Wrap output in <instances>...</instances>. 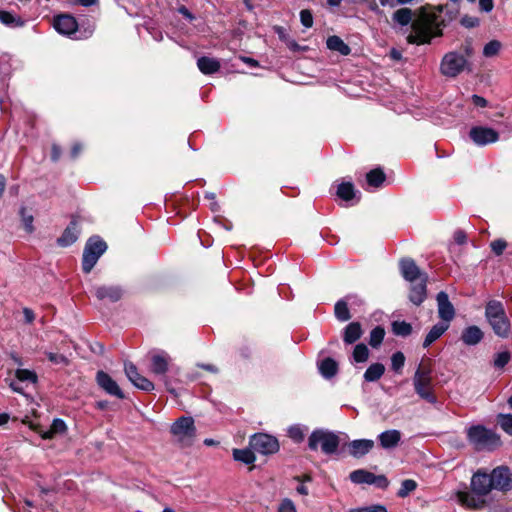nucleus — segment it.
Segmentation results:
<instances>
[{"label": "nucleus", "mask_w": 512, "mask_h": 512, "mask_svg": "<svg viewBox=\"0 0 512 512\" xmlns=\"http://www.w3.org/2000/svg\"><path fill=\"white\" fill-rule=\"evenodd\" d=\"M441 12V6L437 8L421 7L417 14H414L410 8H400L393 13L392 19L401 26L411 23L412 32L407 36V42L422 45L428 44L433 38L442 35Z\"/></svg>", "instance_id": "f257e3e1"}, {"label": "nucleus", "mask_w": 512, "mask_h": 512, "mask_svg": "<svg viewBox=\"0 0 512 512\" xmlns=\"http://www.w3.org/2000/svg\"><path fill=\"white\" fill-rule=\"evenodd\" d=\"M433 360L428 357L421 359L413 377L415 392L424 400L435 403L436 395L433 384Z\"/></svg>", "instance_id": "f03ea898"}, {"label": "nucleus", "mask_w": 512, "mask_h": 512, "mask_svg": "<svg viewBox=\"0 0 512 512\" xmlns=\"http://www.w3.org/2000/svg\"><path fill=\"white\" fill-rule=\"evenodd\" d=\"M485 316L497 336L501 338L509 337L511 333L510 320L500 301H489L485 308Z\"/></svg>", "instance_id": "7ed1b4c3"}, {"label": "nucleus", "mask_w": 512, "mask_h": 512, "mask_svg": "<svg viewBox=\"0 0 512 512\" xmlns=\"http://www.w3.org/2000/svg\"><path fill=\"white\" fill-rule=\"evenodd\" d=\"M467 438L476 450H493L501 445L500 437L481 425L470 427L467 430Z\"/></svg>", "instance_id": "20e7f679"}, {"label": "nucleus", "mask_w": 512, "mask_h": 512, "mask_svg": "<svg viewBox=\"0 0 512 512\" xmlns=\"http://www.w3.org/2000/svg\"><path fill=\"white\" fill-rule=\"evenodd\" d=\"M173 441L181 447H190L196 438V427L192 417L182 416L170 427Z\"/></svg>", "instance_id": "39448f33"}, {"label": "nucleus", "mask_w": 512, "mask_h": 512, "mask_svg": "<svg viewBox=\"0 0 512 512\" xmlns=\"http://www.w3.org/2000/svg\"><path fill=\"white\" fill-rule=\"evenodd\" d=\"M106 243L98 237L90 238L84 248L82 268L89 273L97 263L100 256L106 251Z\"/></svg>", "instance_id": "423d86ee"}, {"label": "nucleus", "mask_w": 512, "mask_h": 512, "mask_svg": "<svg viewBox=\"0 0 512 512\" xmlns=\"http://www.w3.org/2000/svg\"><path fill=\"white\" fill-rule=\"evenodd\" d=\"M308 444L312 450H316L320 445L324 453L331 454L337 450L339 446V438L333 433L315 431L310 435Z\"/></svg>", "instance_id": "0eeeda50"}, {"label": "nucleus", "mask_w": 512, "mask_h": 512, "mask_svg": "<svg viewBox=\"0 0 512 512\" xmlns=\"http://www.w3.org/2000/svg\"><path fill=\"white\" fill-rule=\"evenodd\" d=\"M466 58L459 53L449 52L442 59L440 71L447 77H456L466 66Z\"/></svg>", "instance_id": "6e6552de"}, {"label": "nucleus", "mask_w": 512, "mask_h": 512, "mask_svg": "<svg viewBox=\"0 0 512 512\" xmlns=\"http://www.w3.org/2000/svg\"><path fill=\"white\" fill-rule=\"evenodd\" d=\"M250 447L253 451L260 454H274L279 450L278 440L265 433L254 434L249 441Z\"/></svg>", "instance_id": "1a4fd4ad"}, {"label": "nucleus", "mask_w": 512, "mask_h": 512, "mask_svg": "<svg viewBox=\"0 0 512 512\" xmlns=\"http://www.w3.org/2000/svg\"><path fill=\"white\" fill-rule=\"evenodd\" d=\"M470 139L478 146H485L499 140V133L486 126H474L469 131Z\"/></svg>", "instance_id": "9d476101"}, {"label": "nucleus", "mask_w": 512, "mask_h": 512, "mask_svg": "<svg viewBox=\"0 0 512 512\" xmlns=\"http://www.w3.org/2000/svg\"><path fill=\"white\" fill-rule=\"evenodd\" d=\"M149 370L152 374L164 377L172 362L171 357L164 351H151L149 353Z\"/></svg>", "instance_id": "9b49d317"}, {"label": "nucleus", "mask_w": 512, "mask_h": 512, "mask_svg": "<svg viewBox=\"0 0 512 512\" xmlns=\"http://www.w3.org/2000/svg\"><path fill=\"white\" fill-rule=\"evenodd\" d=\"M350 480L356 484H374L379 488H386L389 484L388 479L384 475H375L369 471L359 469L350 473Z\"/></svg>", "instance_id": "f8f14e48"}, {"label": "nucleus", "mask_w": 512, "mask_h": 512, "mask_svg": "<svg viewBox=\"0 0 512 512\" xmlns=\"http://www.w3.org/2000/svg\"><path fill=\"white\" fill-rule=\"evenodd\" d=\"M124 371H125V374L128 377V379L137 388H139L143 391H146V392H150V391L154 390V388H155L154 383L152 381H150L148 378H146L145 376L141 375L138 372L137 367L133 363L126 362L124 364Z\"/></svg>", "instance_id": "ddd939ff"}, {"label": "nucleus", "mask_w": 512, "mask_h": 512, "mask_svg": "<svg viewBox=\"0 0 512 512\" xmlns=\"http://www.w3.org/2000/svg\"><path fill=\"white\" fill-rule=\"evenodd\" d=\"M493 489L509 491L512 489V472L507 466H498L491 472Z\"/></svg>", "instance_id": "4468645a"}, {"label": "nucleus", "mask_w": 512, "mask_h": 512, "mask_svg": "<svg viewBox=\"0 0 512 512\" xmlns=\"http://www.w3.org/2000/svg\"><path fill=\"white\" fill-rule=\"evenodd\" d=\"M471 488L479 496H485L493 489L492 474L478 470L471 479Z\"/></svg>", "instance_id": "2eb2a0df"}, {"label": "nucleus", "mask_w": 512, "mask_h": 512, "mask_svg": "<svg viewBox=\"0 0 512 512\" xmlns=\"http://www.w3.org/2000/svg\"><path fill=\"white\" fill-rule=\"evenodd\" d=\"M97 384L109 395L115 396L119 399H123L124 393L116 383L106 372L98 371L96 375Z\"/></svg>", "instance_id": "dca6fc26"}, {"label": "nucleus", "mask_w": 512, "mask_h": 512, "mask_svg": "<svg viewBox=\"0 0 512 512\" xmlns=\"http://www.w3.org/2000/svg\"><path fill=\"white\" fill-rule=\"evenodd\" d=\"M437 305L439 317L443 323L449 324L455 317V309L446 292L441 291L437 294Z\"/></svg>", "instance_id": "f3484780"}, {"label": "nucleus", "mask_w": 512, "mask_h": 512, "mask_svg": "<svg viewBox=\"0 0 512 512\" xmlns=\"http://www.w3.org/2000/svg\"><path fill=\"white\" fill-rule=\"evenodd\" d=\"M23 423L28 424L29 427L35 432L39 433L43 439H52L56 434H63L67 430L65 422L61 419H54L50 429L46 432H42L38 424H34L27 419H24Z\"/></svg>", "instance_id": "a211bd4d"}, {"label": "nucleus", "mask_w": 512, "mask_h": 512, "mask_svg": "<svg viewBox=\"0 0 512 512\" xmlns=\"http://www.w3.org/2000/svg\"><path fill=\"white\" fill-rule=\"evenodd\" d=\"M400 270L405 280L410 283L420 281L422 277H427L425 273H422L419 267L412 259H403L400 262Z\"/></svg>", "instance_id": "6ab92c4d"}, {"label": "nucleus", "mask_w": 512, "mask_h": 512, "mask_svg": "<svg viewBox=\"0 0 512 512\" xmlns=\"http://www.w3.org/2000/svg\"><path fill=\"white\" fill-rule=\"evenodd\" d=\"M77 27L76 19L71 15H59L54 18V28L61 34H73Z\"/></svg>", "instance_id": "aec40b11"}, {"label": "nucleus", "mask_w": 512, "mask_h": 512, "mask_svg": "<svg viewBox=\"0 0 512 512\" xmlns=\"http://www.w3.org/2000/svg\"><path fill=\"white\" fill-rule=\"evenodd\" d=\"M94 294L99 300H108L116 302L123 296V291L118 286H97L94 288Z\"/></svg>", "instance_id": "412c9836"}, {"label": "nucleus", "mask_w": 512, "mask_h": 512, "mask_svg": "<svg viewBox=\"0 0 512 512\" xmlns=\"http://www.w3.org/2000/svg\"><path fill=\"white\" fill-rule=\"evenodd\" d=\"M457 499L463 507L471 510H480L486 505V501L481 496H474L468 492L459 491Z\"/></svg>", "instance_id": "4be33fe9"}, {"label": "nucleus", "mask_w": 512, "mask_h": 512, "mask_svg": "<svg viewBox=\"0 0 512 512\" xmlns=\"http://www.w3.org/2000/svg\"><path fill=\"white\" fill-rule=\"evenodd\" d=\"M374 447V441L369 439L354 440L349 443V453L356 457H362L370 452Z\"/></svg>", "instance_id": "5701e85b"}, {"label": "nucleus", "mask_w": 512, "mask_h": 512, "mask_svg": "<svg viewBox=\"0 0 512 512\" xmlns=\"http://www.w3.org/2000/svg\"><path fill=\"white\" fill-rule=\"evenodd\" d=\"M427 280L428 277H422L420 281L411 283L409 298L415 305H420L426 299Z\"/></svg>", "instance_id": "b1692460"}, {"label": "nucleus", "mask_w": 512, "mask_h": 512, "mask_svg": "<svg viewBox=\"0 0 512 512\" xmlns=\"http://www.w3.org/2000/svg\"><path fill=\"white\" fill-rule=\"evenodd\" d=\"M78 223L75 219H73L70 225L64 230L61 237L57 239V242L60 246L66 247L73 244L78 238Z\"/></svg>", "instance_id": "393cba45"}, {"label": "nucleus", "mask_w": 512, "mask_h": 512, "mask_svg": "<svg viewBox=\"0 0 512 512\" xmlns=\"http://www.w3.org/2000/svg\"><path fill=\"white\" fill-rule=\"evenodd\" d=\"M362 333L361 324L359 322H351L344 329L343 340L346 344H353L360 339Z\"/></svg>", "instance_id": "a878e982"}, {"label": "nucleus", "mask_w": 512, "mask_h": 512, "mask_svg": "<svg viewBox=\"0 0 512 512\" xmlns=\"http://www.w3.org/2000/svg\"><path fill=\"white\" fill-rule=\"evenodd\" d=\"M380 445L385 448H393L398 445L401 439V433L398 430H387L379 435Z\"/></svg>", "instance_id": "bb28decb"}, {"label": "nucleus", "mask_w": 512, "mask_h": 512, "mask_svg": "<svg viewBox=\"0 0 512 512\" xmlns=\"http://www.w3.org/2000/svg\"><path fill=\"white\" fill-rule=\"evenodd\" d=\"M483 338V332L477 326H469L462 332L461 339L466 345H476Z\"/></svg>", "instance_id": "cd10ccee"}, {"label": "nucleus", "mask_w": 512, "mask_h": 512, "mask_svg": "<svg viewBox=\"0 0 512 512\" xmlns=\"http://www.w3.org/2000/svg\"><path fill=\"white\" fill-rule=\"evenodd\" d=\"M197 66L203 74H214L219 71L221 64L215 58L203 56L198 59Z\"/></svg>", "instance_id": "c85d7f7f"}, {"label": "nucleus", "mask_w": 512, "mask_h": 512, "mask_svg": "<svg viewBox=\"0 0 512 512\" xmlns=\"http://www.w3.org/2000/svg\"><path fill=\"white\" fill-rule=\"evenodd\" d=\"M0 22L10 28L22 27L25 24L20 15L6 10H0Z\"/></svg>", "instance_id": "c756f323"}, {"label": "nucleus", "mask_w": 512, "mask_h": 512, "mask_svg": "<svg viewBox=\"0 0 512 512\" xmlns=\"http://www.w3.org/2000/svg\"><path fill=\"white\" fill-rule=\"evenodd\" d=\"M449 328V324L445 323H438L434 325L428 334L426 335L423 346L427 348L430 346L433 342H435L437 339H439Z\"/></svg>", "instance_id": "7c9ffc66"}, {"label": "nucleus", "mask_w": 512, "mask_h": 512, "mask_svg": "<svg viewBox=\"0 0 512 512\" xmlns=\"http://www.w3.org/2000/svg\"><path fill=\"white\" fill-rule=\"evenodd\" d=\"M327 47L332 51H337L341 55L347 56L350 54V47L338 36H330L327 39Z\"/></svg>", "instance_id": "2f4dec72"}, {"label": "nucleus", "mask_w": 512, "mask_h": 512, "mask_svg": "<svg viewBox=\"0 0 512 512\" xmlns=\"http://www.w3.org/2000/svg\"><path fill=\"white\" fill-rule=\"evenodd\" d=\"M319 370H320V373L325 378H331L334 375H336V373L338 371V364H337V362L335 360H333L332 358L328 357V358L323 359L320 362Z\"/></svg>", "instance_id": "473e14b6"}, {"label": "nucleus", "mask_w": 512, "mask_h": 512, "mask_svg": "<svg viewBox=\"0 0 512 512\" xmlns=\"http://www.w3.org/2000/svg\"><path fill=\"white\" fill-rule=\"evenodd\" d=\"M385 372V367L381 363H374L368 367L364 373V378L368 382H373L382 377Z\"/></svg>", "instance_id": "72a5a7b5"}, {"label": "nucleus", "mask_w": 512, "mask_h": 512, "mask_svg": "<svg viewBox=\"0 0 512 512\" xmlns=\"http://www.w3.org/2000/svg\"><path fill=\"white\" fill-rule=\"evenodd\" d=\"M233 458L245 464H253L256 460L255 454L251 449H234Z\"/></svg>", "instance_id": "f704fd0d"}, {"label": "nucleus", "mask_w": 512, "mask_h": 512, "mask_svg": "<svg viewBox=\"0 0 512 512\" xmlns=\"http://www.w3.org/2000/svg\"><path fill=\"white\" fill-rule=\"evenodd\" d=\"M337 196L344 201H350L355 197L354 186L351 182H343L338 186Z\"/></svg>", "instance_id": "c9c22d12"}, {"label": "nucleus", "mask_w": 512, "mask_h": 512, "mask_svg": "<svg viewBox=\"0 0 512 512\" xmlns=\"http://www.w3.org/2000/svg\"><path fill=\"white\" fill-rule=\"evenodd\" d=\"M366 180L370 186L377 188L385 181V174L380 168H376L367 173Z\"/></svg>", "instance_id": "e433bc0d"}, {"label": "nucleus", "mask_w": 512, "mask_h": 512, "mask_svg": "<svg viewBox=\"0 0 512 512\" xmlns=\"http://www.w3.org/2000/svg\"><path fill=\"white\" fill-rule=\"evenodd\" d=\"M334 311L336 318L340 321H347L351 317L348 305L343 300H340L335 304Z\"/></svg>", "instance_id": "4c0bfd02"}, {"label": "nucleus", "mask_w": 512, "mask_h": 512, "mask_svg": "<svg viewBox=\"0 0 512 512\" xmlns=\"http://www.w3.org/2000/svg\"><path fill=\"white\" fill-rule=\"evenodd\" d=\"M392 331L399 336H408L412 332V326L405 321H395L392 323Z\"/></svg>", "instance_id": "58836bf2"}, {"label": "nucleus", "mask_w": 512, "mask_h": 512, "mask_svg": "<svg viewBox=\"0 0 512 512\" xmlns=\"http://www.w3.org/2000/svg\"><path fill=\"white\" fill-rule=\"evenodd\" d=\"M48 360L54 365L66 367L70 364V360L63 354L57 352H45Z\"/></svg>", "instance_id": "ea45409f"}, {"label": "nucleus", "mask_w": 512, "mask_h": 512, "mask_svg": "<svg viewBox=\"0 0 512 512\" xmlns=\"http://www.w3.org/2000/svg\"><path fill=\"white\" fill-rule=\"evenodd\" d=\"M369 357V350L366 345L358 344L353 351V358L356 362H365Z\"/></svg>", "instance_id": "a19ab883"}, {"label": "nucleus", "mask_w": 512, "mask_h": 512, "mask_svg": "<svg viewBox=\"0 0 512 512\" xmlns=\"http://www.w3.org/2000/svg\"><path fill=\"white\" fill-rule=\"evenodd\" d=\"M15 376L19 381H29L32 383L37 382V375L34 371L28 369H17L15 372Z\"/></svg>", "instance_id": "79ce46f5"}, {"label": "nucleus", "mask_w": 512, "mask_h": 512, "mask_svg": "<svg viewBox=\"0 0 512 512\" xmlns=\"http://www.w3.org/2000/svg\"><path fill=\"white\" fill-rule=\"evenodd\" d=\"M417 487V483L412 479H406L402 482L401 487L397 493V495L401 498H404L409 495V493L413 492Z\"/></svg>", "instance_id": "37998d69"}, {"label": "nucleus", "mask_w": 512, "mask_h": 512, "mask_svg": "<svg viewBox=\"0 0 512 512\" xmlns=\"http://www.w3.org/2000/svg\"><path fill=\"white\" fill-rule=\"evenodd\" d=\"M384 335H385V331L383 328L381 327H376L374 328L371 333H370V340H369V344L372 346V347H377L381 344V342L383 341V338H384Z\"/></svg>", "instance_id": "c03bdc74"}, {"label": "nucleus", "mask_w": 512, "mask_h": 512, "mask_svg": "<svg viewBox=\"0 0 512 512\" xmlns=\"http://www.w3.org/2000/svg\"><path fill=\"white\" fill-rule=\"evenodd\" d=\"M498 423L506 433L512 435V414H500Z\"/></svg>", "instance_id": "a18cd8bd"}, {"label": "nucleus", "mask_w": 512, "mask_h": 512, "mask_svg": "<svg viewBox=\"0 0 512 512\" xmlns=\"http://www.w3.org/2000/svg\"><path fill=\"white\" fill-rule=\"evenodd\" d=\"M20 215H21L22 224H23L25 230L28 233L33 232V230H34V227H33V220H34L33 215L27 213L26 208H22L20 210Z\"/></svg>", "instance_id": "49530a36"}, {"label": "nucleus", "mask_w": 512, "mask_h": 512, "mask_svg": "<svg viewBox=\"0 0 512 512\" xmlns=\"http://www.w3.org/2000/svg\"><path fill=\"white\" fill-rule=\"evenodd\" d=\"M405 363V356L402 352L398 351L391 357L392 369L396 372H400Z\"/></svg>", "instance_id": "de8ad7c7"}, {"label": "nucleus", "mask_w": 512, "mask_h": 512, "mask_svg": "<svg viewBox=\"0 0 512 512\" xmlns=\"http://www.w3.org/2000/svg\"><path fill=\"white\" fill-rule=\"evenodd\" d=\"M510 360V353L508 351H503L497 353L494 358V366L497 368H503Z\"/></svg>", "instance_id": "09e8293b"}, {"label": "nucleus", "mask_w": 512, "mask_h": 512, "mask_svg": "<svg viewBox=\"0 0 512 512\" xmlns=\"http://www.w3.org/2000/svg\"><path fill=\"white\" fill-rule=\"evenodd\" d=\"M500 50V43L498 41H491L484 47L483 53L487 57L496 55Z\"/></svg>", "instance_id": "8fccbe9b"}, {"label": "nucleus", "mask_w": 512, "mask_h": 512, "mask_svg": "<svg viewBox=\"0 0 512 512\" xmlns=\"http://www.w3.org/2000/svg\"><path fill=\"white\" fill-rule=\"evenodd\" d=\"M348 512H388V511L385 506L377 504V505H371V506H367V507L350 509Z\"/></svg>", "instance_id": "3c124183"}, {"label": "nucleus", "mask_w": 512, "mask_h": 512, "mask_svg": "<svg viewBox=\"0 0 512 512\" xmlns=\"http://www.w3.org/2000/svg\"><path fill=\"white\" fill-rule=\"evenodd\" d=\"M277 512H297V510L293 501L285 498L280 502Z\"/></svg>", "instance_id": "603ef678"}, {"label": "nucleus", "mask_w": 512, "mask_h": 512, "mask_svg": "<svg viewBox=\"0 0 512 512\" xmlns=\"http://www.w3.org/2000/svg\"><path fill=\"white\" fill-rule=\"evenodd\" d=\"M289 437L296 442H301L304 439V432L300 426H292L288 430Z\"/></svg>", "instance_id": "864d4df0"}, {"label": "nucleus", "mask_w": 512, "mask_h": 512, "mask_svg": "<svg viewBox=\"0 0 512 512\" xmlns=\"http://www.w3.org/2000/svg\"><path fill=\"white\" fill-rule=\"evenodd\" d=\"M507 247V242L502 239H497L491 242V249L496 255H501Z\"/></svg>", "instance_id": "5fc2aeb1"}, {"label": "nucleus", "mask_w": 512, "mask_h": 512, "mask_svg": "<svg viewBox=\"0 0 512 512\" xmlns=\"http://www.w3.org/2000/svg\"><path fill=\"white\" fill-rule=\"evenodd\" d=\"M300 19L303 26L310 28L313 25V16L309 10H302L300 13Z\"/></svg>", "instance_id": "6e6d98bb"}, {"label": "nucleus", "mask_w": 512, "mask_h": 512, "mask_svg": "<svg viewBox=\"0 0 512 512\" xmlns=\"http://www.w3.org/2000/svg\"><path fill=\"white\" fill-rule=\"evenodd\" d=\"M454 240L457 244H464L467 240L466 233L462 230H458L454 233Z\"/></svg>", "instance_id": "4d7b16f0"}, {"label": "nucleus", "mask_w": 512, "mask_h": 512, "mask_svg": "<svg viewBox=\"0 0 512 512\" xmlns=\"http://www.w3.org/2000/svg\"><path fill=\"white\" fill-rule=\"evenodd\" d=\"M471 100L473 102V104L475 106H478V107H486L487 106V100L485 98H483L482 96H479V95H473L471 97Z\"/></svg>", "instance_id": "13d9d810"}, {"label": "nucleus", "mask_w": 512, "mask_h": 512, "mask_svg": "<svg viewBox=\"0 0 512 512\" xmlns=\"http://www.w3.org/2000/svg\"><path fill=\"white\" fill-rule=\"evenodd\" d=\"M479 5L482 10L489 12L493 8V0H479Z\"/></svg>", "instance_id": "bf43d9fd"}, {"label": "nucleus", "mask_w": 512, "mask_h": 512, "mask_svg": "<svg viewBox=\"0 0 512 512\" xmlns=\"http://www.w3.org/2000/svg\"><path fill=\"white\" fill-rule=\"evenodd\" d=\"M23 314H24V317H25V320L27 323H32L35 319V315L33 313V311L29 308H24L23 309Z\"/></svg>", "instance_id": "052dcab7"}, {"label": "nucleus", "mask_w": 512, "mask_h": 512, "mask_svg": "<svg viewBox=\"0 0 512 512\" xmlns=\"http://www.w3.org/2000/svg\"><path fill=\"white\" fill-rule=\"evenodd\" d=\"M61 149L57 145H53L51 149V158L53 161H57L60 158Z\"/></svg>", "instance_id": "680f3d73"}, {"label": "nucleus", "mask_w": 512, "mask_h": 512, "mask_svg": "<svg viewBox=\"0 0 512 512\" xmlns=\"http://www.w3.org/2000/svg\"><path fill=\"white\" fill-rule=\"evenodd\" d=\"M240 59L248 64L249 66L251 67H258L259 66V63L257 60L253 59V58H250V57H245V56H241Z\"/></svg>", "instance_id": "e2e57ef3"}, {"label": "nucleus", "mask_w": 512, "mask_h": 512, "mask_svg": "<svg viewBox=\"0 0 512 512\" xmlns=\"http://www.w3.org/2000/svg\"><path fill=\"white\" fill-rule=\"evenodd\" d=\"M198 366L206 371L211 372V373L218 372V368L212 364H198Z\"/></svg>", "instance_id": "0e129e2a"}, {"label": "nucleus", "mask_w": 512, "mask_h": 512, "mask_svg": "<svg viewBox=\"0 0 512 512\" xmlns=\"http://www.w3.org/2000/svg\"><path fill=\"white\" fill-rule=\"evenodd\" d=\"M462 24L466 27H473L475 25V21L471 18H463Z\"/></svg>", "instance_id": "69168bd1"}, {"label": "nucleus", "mask_w": 512, "mask_h": 512, "mask_svg": "<svg viewBox=\"0 0 512 512\" xmlns=\"http://www.w3.org/2000/svg\"><path fill=\"white\" fill-rule=\"evenodd\" d=\"M297 492L301 495H308V488L306 486H304L303 484H301L300 486L297 487Z\"/></svg>", "instance_id": "338daca9"}, {"label": "nucleus", "mask_w": 512, "mask_h": 512, "mask_svg": "<svg viewBox=\"0 0 512 512\" xmlns=\"http://www.w3.org/2000/svg\"><path fill=\"white\" fill-rule=\"evenodd\" d=\"M295 480H297V481H299V482H305V481H308V482H309V481H311V480H312V478H311V476H310V475L305 474V475H303V476H297V477H295Z\"/></svg>", "instance_id": "774afa93"}]
</instances>
